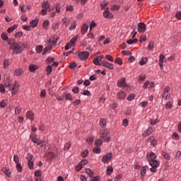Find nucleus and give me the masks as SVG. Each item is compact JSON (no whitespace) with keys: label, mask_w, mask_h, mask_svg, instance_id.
<instances>
[{"label":"nucleus","mask_w":181,"mask_h":181,"mask_svg":"<svg viewBox=\"0 0 181 181\" xmlns=\"http://www.w3.org/2000/svg\"><path fill=\"white\" fill-rule=\"evenodd\" d=\"M156 154L155 153L151 151L147 154V159L148 160L149 165L151 166L150 168L151 172L155 173L156 172L159 165L160 162L156 160Z\"/></svg>","instance_id":"nucleus-1"},{"label":"nucleus","mask_w":181,"mask_h":181,"mask_svg":"<svg viewBox=\"0 0 181 181\" xmlns=\"http://www.w3.org/2000/svg\"><path fill=\"white\" fill-rule=\"evenodd\" d=\"M28 44L23 43L21 45L18 43L13 44L11 46V49H13V53L16 54H19L23 52V49L26 48Z\"/></svg>","instance_id":"nucleus-2"},{"label":"nucleus","mask_w":181,"mask_h":181,"mask_svg":"<svg viewBox=\"0 0 181 181\" xmlns=\"http://www.w3.org/2000/svg\"><path fill=\"white\" fill-rule=\"evenodd\" d=\"M100 138L103 139L104 142H110L111 141V136L108 129H101L100 131Z\"/></svg>","instance_id":"nucleus-3"},{"label":"nucleus","mask_w":181,"mask_h":181,"mask_svg":"<svg viewBox=\"0 0 181 181\" xmlns=\"http://www.w3.org/2000/svg\"><path fill=\"white\" fill-rule=\"evenodd\" d=\"M5 88H6L8 91H12V94H16L18 93V87L19 86L18 85V83L16 81L14 82V83L12 85L11 83H5L4 86Z\"/></svg>","instance_id":"nucleus-4"},{"label":"nucleus","mask_w":181,"mask_h":181,"mask_svg":"<svg viewBox=\"0 0 181 181\" xmlns=\"http://www.w3.org/2000/svg\"><path fill=\"white\" fill-rule=\"evenodd\" d=\"M42 10L41 11V14L45 16L47 13V11L49 12H52L53 9L50 8V5H49V1H45L42 5Z\"/></svg>","instance_id":"nucleus-5"},{"label":"nucleus","mask_w":181,"mask_h":181,"mask_svg":"<svg viewBox=\"0 0 181 181\" xmlns=\"http://www.w3.org/2000/svg\"><path fill=\"white\" fill-rule=\"evenodd\" d=\"M52 45H56V42H54V41L52 42V40L48 41V45L45 47V49L42 52L43 56H45V54H46V53H47V52H49V50H52L53 49V47L52 46Z\"/></svg>","instance_id":"nucleus-6"},{"label":"nucleus","mask_w":181,"mask_h":181,"mask_svg":"<svg viewBox=\"0 0 181 181\" xmlns=\"http://www.w3.org/2000/svg\"><path fill=\"white\" fill-rule=\"evenodd\" d=\"M170 91V87L166 86L164 90H163V98L164 100H169L170 98V93L169 92Z\"/></svg>","instance_id":"nucleus-7"},{"label":"nucleus","mask_w":181,"mask_h":181,"mask_svg":"<svg viewBox=\"0 0 181 181\" xmlns=\"http://www.w3.org/2000/svg\"><path fill=\"white\" fill-rule=\"evenodd\" d=\"M90 56V53L87 51L81 52L79 53L78 57L81 60H87Z\"/></svg>","instance_id":"nucleus-8"},{"label":"nucleus","mask_w":181,"mask_h":181,"mask_svg":"<svg viewBox=\"0 0 181 181\" xmlns=\"http://www.w3.org/2000/svg\"><path fill=\"white\" fill-rule=\"evenodd\" d=\"M111 159H112V153H109L102 158V162L103 163H108V161L111 160Z\"/></svg>","instance_id":"nucleus-9"},{"label":"nucleus","mask_w":181,"mask_h":181,"mask_svg":"<svg viewBox=\"0 0 181 181\" xmlns=\"http://www.w3.org/2000/svg\"><path fill=\"white\" fill-rule=\"evenodd\" d=\"M104 18H106V19H112L114 18V14L110 12L108 10V7H107L106 10L103 13Z\"/></svg>","instance_id":"nucleus-10"},{"label":"nucleus","mask_w":181,"mask_h":181,"mask_svg":"<svg viewBox=\"0 0 181 181\" xmlns=\"http://www.w3.org/2000/svg\"><path fill=\"white\" fill-rule=\"evenodd\" d=\"M146 30V25L144 23H139L138 24V32L139 33H144Z\"/></svg>","instance_id":"nucleus-11"},{"label":"nucleus","mask_w":181,"mask_h":181,"mask_svg":"<svg viewBox=\"0 0 181 181\" xmlns=\"http://www.w3.org/2000/svg\"><path fill=\"white\" fill-rule=\"evenodd\" d=\"M30 138L32 141V142H33L34 144H40L39 141L40 140H39V139L37 138V136L35 134V133H31Z\"/></svg>","instance_id":"nucleus-12"},{"label":"nucleus","mask_w":181,"mask_h":181,"mask_svg":"<svg viewBox=\"0 0 181 181\" xmlns=\"http://www.w3.org/2000/svg\"><path fill=\"white\" fill-rule=\"evenodd\" d=\"M117 100H125L127 98V93L124 91H119L117 94Z\"/></svg>","instance_id":"nucleus-13"},{"label":"nucleus","mask_w":181,"mask_h":181,"mask_svg":"<svg viewBox=\"0 0 181 181\" xmlns=\"http://www.w3.org/2000/svg\"><path fill=\"white\" fill-rule=\"evenodd\" d=\"M102 64L103 67H106V69H109V70H114V64H110L106 61H103Z\"/></svg>","instance_id":"nucleus-14"},{"label":"nucleus","mask_w":181,"mask_h":181,"mask_svg":"<svg viewBox=\"0 0 181 181\" xmlns=\"http://www.w3.org/2000/svg\"><path fill=\"white\" fill-rule=\"evenodd\" d=\"M93 64H95V66H103V61H101L98 57H96L93 61Z\"/></svg>","instance_id":"nucleus-15"},{"label":"nucleus","mask_w":181,"mask_h":181,"mask_svg":"<svg viewBox=\"0 0 181 181\" xmlns=\"http://www.w3.org/2000/svg\"><path fill=\"white\" fill-rule=\"evenodd\" d=\"M118 87H127V83L125 82V78H122L120 81L117 82Z\"/></svg>","instance_id":"nucleus-16"},{"label":"nucleus","mask_w":181,"mask_h":181,"mask_svg":"<svg viewBox=\"0 0 181 181\" xmlns=\"http://www.w3.org/2000/svg\"><path fill=\"white\" fill-rule=\"evenodd\" d=\"M153 132V129L152 127H148V129L145 130V132L143 133V136L146 137L148 135H151Z\"/></svg>","instance_id":"nucleus-17"},{"label":"nucleus","mask_w":181,"mask_h":181,"mask_svg":"<svg viewBox=\"0 0 181 181\" xmlns=\"http://www.w3.org/2000/svg\"><path fill=\"white\" fill-rule=\"evenodd\" d=\"M87 30H88V25L87 24H83L81 28V34L86 35L87 33Z\"/></svg>","instance_id":"nucleus-18"},{"label":"nucleus","mask_w":181,"mask_h":181,"mask_svg":"<svg viewBox=\"0 0 181 181\" xmlns=\"http://www.w3.org/2000/svg\"><path fill=\"white\" fill-rule=\"evenodd\" d=\"M70 23V19L68 18H64L62 19V25L65 27H68L69 24Z\"/></svg>","instance_id":"nucleus-19"},{"label":"nucleus","mask_w":181,"mask_h":181,"mask_svg":"<svg viewBox=\"0 0 181 181\" xmlns=\"http://www.w3.org/2000/svg\"><path fill=\"white\" fill-rule=\"evenodd\" d=\"M37 69H39V66H37V65L33 64V65H30L29 66V70L32 73H35V71H36Z\"/></svg>","instance_id":"nucleus-20"},{"label":"nucleus","mask_w":181,"mask_h":181,"mask_svg":"<svg viewBox=\"0 0 181 181\" xmlns=\"http://www.w3.org/2000/svg\"><path fill=\"white\" fill-rule=\"evenodd\" d=\"M22 74H23V70H22L21 69H17L15 70L14 71V76H22Z\"/></svg>","instance_id":"nucleus-21"},{"label":"nucleus","mask_w":181,"mask_h":181,"mask_svg":"<svg viewBox=\"0 0 181 181\" xmlns=\"http://www.w3.org/2000/svg\"><path fill=\"white\" fill-rule=\"evenodd\" d=\"M37 23H39V20L35 19L30 23V25L32 28H36L37 26Z\"/></svg>","instance_id":"nucleus-22"},{"label":"nucleus","mask_w":181,"mask_h":181,"mask_svg":"<svg viewBox=\"0 0 181 181\" xmlns=\"http://www.w3.org/2000/svg\"><path fill=\"white\" fill-rule=\"evenodd\" d=\"M49 25H50V22L49 20H45L42 24L43 29H45V30H47V28H49Z\"/></svg>","instance_id":"nucleus-23"},{"label":"nucleus","mask_w":181,"mask_h":181,"mask_svg":"<svg viewBox=\"0 0 181 181\" xmlns=\"http://www.w3.org/2000/svg\"><path fill=\"white\" fill-rule=\"evenodd\" d=\"M150 141H151V144L153 146H156V145L158 144V141H156V139L153 136L150 138Z\"/></svg>","instance_id":"nucleus-24"},{"label":"nucleus","mask_w":181,"mask_h":181,"mask_svg":"<svg viewBox=\"0 0 181 181\" xmlns=\"http://www.w3.org/2000/svg\"><path fill=\"white\" fill-rule=\"evenodd\" d=\"M46 71H47V76H50V74L52 71H53V68H52L51 65H48L46 68Z\"/></svg>","instance_id":"nucleus-25"},{"label":"nucleus","mask_w":181,"mask_h":181,"mask_svg":"<svg viewBox=\"0 0 181 181\" xmlns=\"http://www.w3.org/2000/svg\"><path fill=\"white\" fill-rule=\"evenodd\" d=\"M53 62H54V58L52 57H49L47 59H46V63L47 64H49L50 66V64L52 65Z\"/></svg>","instance_id":"nucleus-26"},{"label":"nucleus","mask_w":181,"mask_h":181,"mask_svg":"<svg viewBox=\"0 0 181 181\" xmlns=\"http://www.w3.org/2000/svg\"><path fill=\"white\" fill-rule=\"evenodd\" d=\"M33 115H35V114L30 111L27 112V118L31 121H33Z\"/></svg>","instance_id":"nucleus-27"},{"label":"nucleus","mask_w":181,"mask_h":181,"mask_svg":"<svg viewBox=\"0 0 181 181\" xmlns=\"http://www.w3.org/2000/svg\"><path fill=\"white\" fill-rule=\"evenodd\" d=\"M22 112V107L21 106H18L15 107V114L16 115H19Z\"/></svg>","instance_id":"nucleus-28"},{"label":"nucleus","mask_w":181,"mask_h":181,"mask_svg":"<svg viewBox=\"0 0 181 181\" xmlns=\"http://www.w3.org/2000/svg\"><path fill=\"white\" fill-rule=\"evenodd\" d=\"M140 174L141 175V177L145 176L146 174V167H141Z\"/></svg>","instance_id":"nucleus-29"},{"label":"nucleus","mask_w":181,"mask_h":181,"mask_svg":"<svg viewBox=\"0 0 181 181\" xmlns=\"http://www.w3.org/2000/svg\"><path fill=\"white\" fill-rule=\"evenodd\" d=\"M66 100H69V101H73V96L70 93H64Z\"/></svg>","instance_id":"nucleus-30"},{"label":"nucleus","mask_w":181,"mask_h":181,"mask_svg":"<svg viewBox=\"0 0 181 181\" xmlns=\"http://www.w3.org/2000/svg\"><path fill=\"white\" fill-rule=\"evenodd\" d=\"M26 159L28 162H33V156L30 153H28L26 156Z\"/></svg>","instance_id":"nucleus-31"},{"label":"nucleus","mask_w":181,"mask_h":181,"mask_svg":"<svg viewBox=\"0 0 181 181\" xmlns=\"http://www.w3.org/2000/svg\"><path fill=\"white\" fill-rule=\"evenodd\" d=\"M127 43L128 45H132V44H134V43H138V39H136V38H135V39H134V40L130 39V40H129L127 41Z\"/></svg>","instance_id":"nucleus-32"},{"label":"nucleus","mask_w":181,"mask_h":181,"mask_svg":"<svg viewBox=\"0 0 181 181\" xmlns=\"http://www.w3.org/2000/svg\"><path fill=\"white\" fill-rule=\"evenodd\" d=\"M148 62V58H142L141 61L139 62L140 66H144L146 64V62Z\"/></svg>","instance_id":"nucleus-33"},{"label":"nucleus","mask_w":181,"mask_h":181,"mask_svg":"<svg viewBox=\"0 0 181 181\" xmlns=\"http://www.w3.org/2000/svg\"><path fill=\"white\" fill-rule=\"evenodd\" d=\"M100 127H105V125H107V119H101L100 121Z\"/></svg>","instance_id":"nucleus-34"},{"label":"nucleus","mask_w":181,"mask_h":181,"mask_svg":"<svg viewBox=\"0 0 181 181\" xmlns=\"http://www.w3.org/2000/svg\"><path fill=\"white\" fill-rule=\"evenodd\" d=\"M95 145L96 146H101V145H103V141L100 139H96L95 141Z\"/></svg>","instance_id":"nucleus-35"},{"label":"nucleus","mask_w":181,"mask_h":181,"mask_svg":"<svg viewBox=\"0 0 181 181\" xmlns=\"http://www.w3.org/2000/svg\"><path fill=\"white\" fill-rule=\"evenodd\" d=\"M36 52H37V53H42V52H43V46H42V45L37 46Z\"/></svg>","instance_id":"nucleus-36"},{"label":"nucleus","mask_w":181,"mask_h":181,"mask_svg":"<svg viewBox=\"0 0 181 181\" xmlns=\"http://www.w3.org/2000/svg\"><path fill=\"white\" fill-rule=\"evenodd\" d=\"M162 156L165 158V159H167V160H169V159H170V156H169L165 151H163L162 153Z\"/></svg>","instance_id":"nucleus-37"},{"label":"nucleus","mask_w":181,"mask_h":181,"mask_svg":"<svg viewBox=\"0 0 181 181\" xmlns=\"http://www.w3.org/2000/svg\"><path fill=\"white\" fill-rule=\"evenodd\" d=\"M17 28L18 26L13 25V27L8 28L7 30L8 33H12V32H13V30H15Z\"/></svg>","instance_id":"nucleus-38"},{"label":"nucleus","mask_w":181,"mask_h":181,"mask_svg":"<svg viewBox=\"0 0 181 181\" xmlns=\"http://www.w3.org/2000/svg\"><path fill=\"white\" fill-rule=\"evenodd\" d=\"M55 12H57V13H60V9H62V6H60V4H57L55 6Z\"/></svg>","instance_id":"nucleus-39"},{"label":"nucleus","mask_w":181,"mask_h":181,"mask_svg":"<svg viewBox=\"0 0 181 181\" xmlns=\"http://www.w3.org/2000/svg\"><path fill=\"white\" fill-rule=\"evenodd\" d=\"M70 146H71V144H70V142L66 143L64 147V151H69V149H70Z\"/></svg>","instance_id":"nucleus-40"},{"label":"nucleus","mask_w":181,"mask_h":181,"mask_svg":"<svg viewBox=\"0 0 181 181\" xmlns=\"http://www.w3.org/2000/svg\"><path fill=\"white\" fill-rule=\"evenodd\" d=\"M112 167L111 166H107V175H110L112 173Z\"/></svg>","instance_id":"nucleus-41"},{"label":"nucleus","mask_w":181,"mask_h":181,"mask_svg":"<svg viewBox=\"0 0 181 181\" xmlns=\"http://www.w3.org/2000/svg\"><path fill=\"white\" fill-rule=\"evenodd\" d=\"M10 64H9V60L5 59L4 62V69H6L7 67H9Z\"/></svg>","instance_id":"nucleus-42"},{"label":"nucleus","mask_w":181,"mask_h":181,"mask_svg":"<svg viewBox=\"0 0 181 181\" xmlns=\"http://www.w3.org/2000/svg\"><path fill=\"white\" fill-rule=\"evenodd\" d=\"M3 172H4V173H5L6 175L8 176V177H9L11 176V171H9V170L4 168V169H3Z\"/></svg>","instance_id":"nucleus-43"},{"label":"nucleus","mask_w":181,"mask_h":181,"mask_svg":"<svg viewBox=\"0 0 181 181\" xmlns=\"http://www.w3.org/2000/svg\"><path fill=\"white\" fill-rule=\"evenodd\" d=\"M35 177H40L42 176V173L40 170H37L35 172Z\"/></svg>","instance_id":"nucleus-44"},{"label":"nucleus","mask_w":181,"mask_h":181,"mask_svg":"<svg viewBox=\"0 0 181 181\" xmlns=\"http://www.w3.org/2000/svg\"><path fill=\"white\" fill-rule=\"evenodd\" d=\"M127 100H128V101H132V100H135V95H134V94H130V95L127 97Z\"/></svg>","instance_id":"nucleus-45"},{"label":"nucleus","mask_w":181,"mask_h":181,"mask_svg":"<svg viewBox=\"0 0 181 181\" xmlns=\"http://www.w3.org/2000/svg\"><path fill=\"white\" fill-rule=\"evenodd\" d=\"M66 11L73 12V11H74V7L73 6H66Z\"/></svg>","instance_id":"nucleus-46"},{"label":"nucleus","mask_w":181,"mask_h":181,"mask_svg":"<svg viewBox=\"0 0 181 181\" xmlns=\"http://www.w3.org/2000/svg\"><path fill=\"white\" fill-rule=\"evenodd\" d=\"M120 6L119 5H117V4H114L111 9L112 11H118L119 9Z\"/></svg>","instance_id":"nucleus-47"},{"label":"nucleus","mask_w":181,"mask_h":181,"mask_svg":"<svg viewBox=\"0 0 181 181\" xmlns=\"http://www.w3.org/2000/svg\"><path fill=\"white\" fill-rule=\"evenodd\" d=\"M93 151L94 153H100L101 152V148H100V147H95Z\"/></svg>","instance_id":"nucleus-48"},{"label":"nucleus","mask_w":181,"mask_h":181,"mask_svg":"<svg viewBox=\"0 0 181 181\" xmlns=\"http://www.w3.org/2000/svg\"><path fill=\"white\" fill-rule=\"evenodd\" d=\"M81 169H83V165L80 163L76 166V171L80 172Z\"/></svg>","instance_id":"nucleus-49"},{"label":"nucleus","mask_w":181,"mask_h":181,"mask_svg":"<svg viewBox=\"0 0 181 181\" xmlns=\"http://www.w3.org/2000/svg\"><path fill=\"white\" fill-rule=\"evenodd\" d=\"M151 125H156V124H158V122H159V120H158V119H152L150 121Z\"/></svg>","instance_id":"nucleus-50"},{"label":"nucleus","mask_w":181,"mask_h":181,"mask_svg":"<svg viewBox=\"0 0 181 181\" xmlns=\"http://www.w3.org/2000/svg\"><path fill=\"white\" fill-rule=\"evenodd\" d=\"M153 42H150L148 45V50H152V49H153Z\"/></svg>","instance_id":"nucleus-51"},{"label":"nucleus","mask_w":181,"mask_h":181,"mask_svg":"<svg viewBox=\"0 0 181 181\" xmlns=\"http://www.w3.org/2000/svg\"><path fill=\"white\" fill-rule=\"evenodd\" d=\"M88 155V150H86L81 153L82 158H87Z\"/></svg>","instance_id":"nucleus-52"},{"label":"nucleus","mask_w":181,"mask_h":181,"mask_svg":"<svg viewBox=\"0 0 181 181\" xmlns=\"http://www.w3.org/2000/svg\"><path fill=\"white\" fill-rule=\"evenodd\" d=\"M40 97L42 98H45V97H46V90H45V89L42 90V91L40 93Z\"/></svg>","instance_id":"nucleus-53"},{"label":"nucleus","mask_w":181,"mask_h":181,"mask_svg":"<svg viewBox=\"0 0 181 181\" xmlns=\"http://www.w3.org/2000/svg\"><path fill=\"white\" fill-rule=\"evenodd\" d=\"M16 169L18 172H22V165H21V163H17L16 164Z\"/></svg>","instance_id":"nucleus-54"},{"label":"nucleus","mask_w":181,"mask_h":181,"mask_svg":"<svg viewBox=\"0 0 181 181\" xmlns=\"http://www.w3.org/2000/svg\"><path fill=\"white\" fill-rule=\"evenodd\" d=\"M59 29V23H56L52 25V30H57Z\"/></svg>","instance_id":"nucleus-55"},{"label":"nucleus","mask_w":181,"mask_h":181,"mask_svg":"<svg viewBox=\"0 0 181 181\" xmlns=\"http://www.w3.org/2000/svg\"><path fill=\"white\" fill-rule=\"evenodd\" d=\"M77 42V37H74L71 39L70 42L72 45H74Z\"/></svg>","instance_id":"nucleus-56"},{"label":"nucleus","mask_w":181,"mask_h":181,"mask_svg":"<svg viewBox=\"0 0 181 181\" xmlns=\"http://www.w3.org/2000/svg\"><path fill=\"white\" fill-rule=\"evenodd\" d=\"M33 161H28V166L29 169H33Z\"/></svg>","instance_id":"nucleus-57"},{"label":"nucleus","mask_w":181,"mask_h":181,"mask_svg":"<svg viewBox=\"0 0 181 181\" xmlns=\"http://www.w3.org/2000/svg\"><path fill=\"white\" fill-rule=\"evenodd\" d=\"M79 163L81 164L82 166H86V165H87V163H88V160H82Z\"/></svg>","instance_id":"nucleus-58"},{"label":"nucleus","mask_w":181,"mask_h":181,"mask_svg":"<svg viewBox=\"0 0 181 181\" xmlns=\"http://www.w3.org/2000/svg\"><path fill=\"white\" fill-rule=\"evenodd\" d=\"M81 94H83V95H88V97H90V95H91V93H90V90H84L83 93H81Z\"/></svg>","instance_id":"nucleus-59"},{"label":"nucleus","mask_w":181,"mask_h":181,"mask_svg":"<svg viewBox=\"0 0 181 181\" xmlns=\"http://www.w3.org/2000/svg\"><path fill=\"white\" fill-rule=\"evenodd\" d=\"M13 160H14V162H15L16 163H17V164L19 163V156L15 155V156H13Z\"/></svg>","instance_id":"nucleus-60"},{"label":"nucleus","mask_w":181,"mask_h":181,"mask_svg":"<svg viewBox=\"0 0 181 181\" xmlns=\"http://www.w3.org/2000/svg\"><path fill=\"white\" fill-rule=\"evenodd\" d=\"M86 173L88 175H89V176H93V175H94V173H93V171H91L89 168H87L86 170Z\"/></svg>","instance_id":"nucleus-61"},{"label":"nucleus","mask_w":181,"mask_h":181,"mask_svg":"<svg viewBox=\"0 0 181 181\" xmlns=\"http://www.w3.org/2000/svg\"><path fill=\"white\" fill-rule=\"evenodd\" d=\"M115 63L121 65V64H122V59H121V58H116Z\"/></svg>","instance_id":"nucleus-62"},{"label":"nucleus","mask_w":181,"mask_h":181,"mask_svg":"<svg viewBox=\"0 0 181 181\" xmlns=\"http://www.w3.org/2000/svg\"><path fill=\"white\" fill-rule=\"evenodd\" d=\"M1 39H3V40H8V35L6 33H2Z\"/></svg>","instance_id":"nucleus-63"},{"label":"nucleus","mask_w":181,"mask_h":181,"mask_svg":"<svg viewBox=\"0 0 181 181\" xmlns=\"http://www.w3.org/2000/svg\"><path fill=\"white\" fill-rule=\"evenodd\" d=\"M175 18H177V19L181 20V12L180 11H178L175 13Z\"/></svg>","instance_id":"nucleus-64"}]
</instances>
